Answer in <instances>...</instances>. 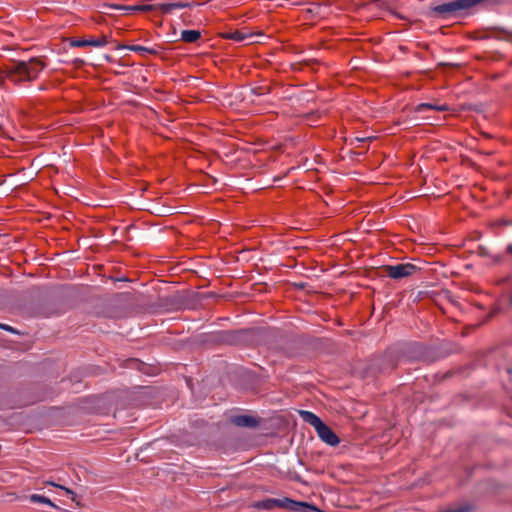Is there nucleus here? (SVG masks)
I'll return each instance as SVG.
<instances>
[{
  "label": "nucleus",
  "mask_w": 512,
  "mask_h": 512,
  "mask_svg": "<svg viewBox=\"0 0 512 512\" xmlns=\"http://www.w3.org/2000/svg\"><path fill=\"white\" fill-rule=\"evenodd\" d=\"M45 64L39 58H31L29 61H15L6 67L7 78L18 84L24 81H33L44 69Z\"/></svg>",
  "instance_id": "1"
},
{
  "label": "nucleus",
  "mask_w": 512,
  "mask_h": 512,
  "mask_svg": "<svg viewBox=\"0 0 512 512\" xmlns=\"http://www.w3.org/2000/svg\"><path fill=\"white\" fill-rule=\"evenodd\" d=\"M301 418L314 427L318 437L330 446H337L340 443L339 437L328 427L317 415L310 411H299Z\"/></svg>",
  "instance_id": "2"
},
{
  "label": "nucleus",
  "mask_w": 512,
  "mask_h": 512,
  "mask_svg": "<svg viewBox=\"0 0 512 512\" xmlns=\"http://www.w3.org/2000/svg\"><path fill=\"white\" fill-rule=\"evenodd\" d=\"M383 270L387 276L400 279L412 275L416 271V267L413 264L406 263L384 266Z\"/></svg>",
  "instance_id": "3"
},
{
  "label": "nucleus",
  "mask_w": 512,
  "mask_h": 512,
  "mask_svg": "<svg viewBox=\"0 0 512 512\" xmlns=\"http://www.w3.org/2000/svg\"><path fill=\"white\" fill-rule=\"evenodd\" d=\"M108 43L107 36L101 35L97 39L90 40H75L71 42V45L74 47H84V46H94V47H102Z\"/></svg>",
  "instance_id": "4"
},
{
  "label": "nucleus",
  "mask_w": 512,
  "mask_h": 512,
  "mask_svg": "<svg viewBox=\"0 0 512 512\" xmlns=\"http://www.w3.org/2000/svg\"><path fill=\"white\" fill-rule=\"evenodd\" d=\"M231 421L233 424L239 427H254L257 425L255 418L247 415L234 416Z\"/></svg>",
  "instance_id": "5"
},
{
  "label": "nucleus",
  "mask_w": 512,
  "mask_h": 512,
  "mask_svg": "<svg viewBox=\"0 0 512 512\" xmlns=\"http://www.w3.org/2000/svg\"><path fill=\"white\" fill-rule=\"evenodd\" d=\"M425 109H433L436 111H448L449 107L446 104L436 105L431 103H421L415 107V111L418 113L424 111Z\"/></svg>",
  "instance_id": "6"
},
{
  "label": "nucleus",
  "mask_w": 512,
  "mask_h": 512,
  "mask_svg": "<svg viewBox=\"0 0 512 512\" xmlns=\"http://www.w3.org/2000/svg\"><path fill=\"white\" fill-rule=\"evenodd\" d=\"M117 48L118 49H128L130 51H134V52H137V53H140V54H145V53L154 54V53H156V51L154 49L147 48V47L140 46V45H118Z\"/></svg>",
  "instance_id": "7"
},
{
  "label": "nucleus",
  "mask_w": 512,
  "mask_h": 512,
  "mask_svg": "<svg viewBox=\"0 0 512 512\" xmlns=\"http://www.w3.org/2000/svg\"><path fill=\"white\" fill-rule=\"evenodd\" d=\"M189 4L188 3H183V2H175V3H165V4H160L158 6V8L163 12V13H169L171 12L172 10L174 9H182V8H186L188 7Z\"/></svg>",
  "instance_id": "8"
},
{
  "label": "nucleus",
  "mask_w": 512,
  "mask_h": 512,
  "mask_svg": "<svg viewBox=\"0 0 512 512\" xmlns=\"http://www.w3.org/2000/svg\"><path fill=\"white\" fill-rule=\"evenodd\" d=\"M200 38V32L197 30H184L181 33V39L188 43L196 42Z\"/></svg>",
  "instance_id": "9"
},
{
  "label": "nucleus",
  "mask_w": 512,
  "mask_h": 512,
  "mask_svg": "<svg viewBox=\"0 0 512 512\" xmlns=\"http://www.w3.org/2000/svg\"><path fill=\"white\" fill-rule=\"evenodd\" d=\"M141 5H135V6H122L117 4H104L103 8L106 9H115L120 11H140Z\"/></svg>",
  "instance_id": "10"
},
{
  "label": "nucleus",
  "mask_w": 512,
  "mask_h": 512,
  "mask_svg": "<svg viewBox=\"0 0 512 512\" xmlns=\"http://www.w3.org/2000/svg\"><path fill=\"white\" fill-rule=\"evenodd\" d=\"M223 37H225L227 39H232L235 41H243L246 38V36L242 32H239V31L225 33V34H223Z\"/></svg>",
  "instance_id": "11"
},
{
  "label": "nucleus",
  "mask_w": 512,
  "mask_h": 512,
  "mask_svg": "<svg viewBox=\"0 0 512 512\" xmlns=\"http://www.w3.org/2000/svg\"><path fill=\"white\" fill-rule=\"evenodd\" d=\"M31 500H32L33 502H41V503H45V504H49V505H52V506H53L52 502H51L48 498H46V497H44V496H40V495H32V496H31Z\"/></svg>",
  "instance_id": "12"
},
{
  "label": "nucleus",
  "mask_w": 512,
  "mask_h": 512,
  "mask_svg": "<svg viewBox=\"0 0 512 512\" xmlns=\"http://www.w3.org/2000/svg\"><path fill=\"white\" fill-rule=\"evenodd\" d=\"M48 484L52 485V486H55V487H58L60 489H63L65 491L66 494L68 495H71L72 496V499H74V492L72 490H70L69 488H66V487H63L61 485H58V484H55L53 482H49Z\"/></svg>",
  "instance_id": "13"
},
{
  "label": "nucleus",
  "mask_w": 512,
  "mask_h": 512,
  "mask_svg": "<svg viewBox=\"0 0 512 512\" xmlns=\"http://www.w3.org/2000/svg\"><path fill=\"white\" fill-rule=\"evenodd\" d=\"M154 8H155V6H153V5H141L140 11L148 12V11L153 10Z\"/></svg>",
  "instance_id": "14"
},
{
  "label": "nucleus",
  "mask_w": 512,
  "mask_h": 512,
  "mask_svg": "<svg viewBox=\"0 0 512 512\" xmlns=\"http://www.w3.org/2000/svg\"><path fill=\"white\" fill-rule=\"evenodd\" d=\"M0 327L5 329V330H8V331H13V328L8 326V325H5V324H0Z\"/></svg>",
  "instance_id": "15"
},
{
  "label": "nucleus",
  "mask_w": 512,
  "mask_h": 512,
  "mask_svg": "<svg viewBox=\"0 0 512 512\" xmlns=\"http://www.w3.org/2000/svg\"><path fill=\"white\" fill-rule=\"evenodd\" d=\"M507 252H508L509 254H512V244H510V245H508V246H507Z\"/></svg>",
  "instance_id": "16"
},
{
  "label": "nucleus",
  "mask_w": 512,
  "mask_h": 512,
  "mask_svg": "<svg viewBox=\"0 0 512 512\" xmlns=\"http://www.w3.org/2000/svg\"><path fill=\"white\" fill-rule=\"evenodd\" d=\"M509 302H510V304L512 305V294H511V297H510V299H509Z\"/></svg>",
  "instance_id": "17"
},
{
  "label": "nucleus",
  "mask_w": 512,
  "mask_h": 512,
  "mask_svg": "<svg viewBox=\"0 0 512 512\" xmlns=\"http://www.w3.org/2000/svg\"><path fill=\"white\" fill-rule=\"evenodd\" d=\"M2 83H3V80H0V85H2Z\"/></svg>",
  "instance_id": "18"
}]
</instances>
